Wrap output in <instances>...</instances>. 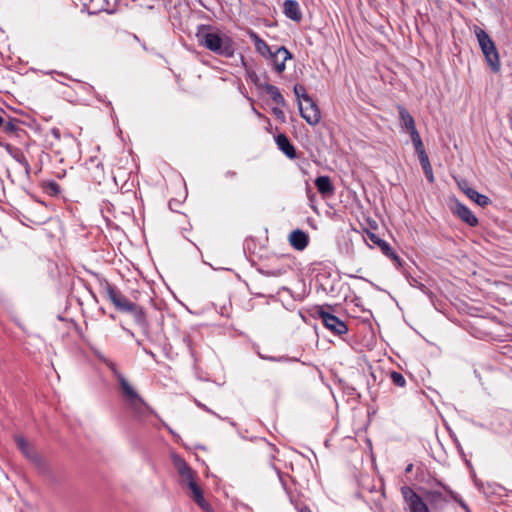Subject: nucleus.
Returning <instances> with one entry per match:
<instances>
[{
    "mask_svg": "<svg viewBox=\"0 0 512 512\" xmlns=\"http://www.w3.org/2000/svg\"><path fill=\"white\" fill-rule=\"evenodd\" d=\"M440 489H425L424 498L412 487L404 485L400 492L404 501L405 512H432L443 509L450 501L458 500V494L440 481L436 482Z\"/></svg>",
    "mask_w": 512,
    "mask_h": 512,
    "instance_id": "nucleus-1",
    "label": "nucleus"
},
{
    "mask_svg": "<svg viewBox=\"0 0 512 512\" xmlns=\"http://www.w3.org/2000/svg\"><path fill=\"white\" fill-rule=\"evenodd\" d=\"M196 38L200 46L213 52L214 54L233 58L235 56L237 45L233 38L211 25L201 24L197 28Z\"/></svg>",
    "mask_w": 512,
    "mask_h": 512,
    "instance_id": "nucleus-2",
    "label": "nucleus"
},
{
    "mask_svg": "<svg viewBox=\"0 0 512 512\" xmlns=\"http://www.w3.org/2000/svg\"><path fill=\"white\" fill-rule=\"evenodd\" d=\"M94 275L98 278L100 287L118 311L130 313L138 325L142 327L148 326L145 311L141 306L131 302L115 286L110 284L107 279L100 277L96 273Z\"/></svg>",
    "mask_w": 512,
    "mask_h": 512,
    "instance_id": "nucleus-3",
    "label": "nucleus"
},
{
    "mask_svg": "<svg viewBox=\"0 0 512 512\" xmlns=\"http://www.w3.org/2000/svg\"><path fill=\"white\" fill-rule=\"evenodd\" d=\"M93 352L94 355L101 362H103L113 373L114 377L116 378L120 386L122 395L125 398L128 405L130 406V408L135 412H141L143 408L146 406L144 399L138 394L136 389L129 383L126 377L119 371L116 363L105 357V355L102 354L97 349H94Z\"/></svg>",
    "mask_w": 512,
    "mask_h": 512,
    "instance_id": "nucleus-4",
    "label": "nucleus"
},
{
    "mask_svg": "<svg viewBox=\"0 0 512 512\" xmlns=\"http://www.w3.org/2000/svg\"><path fill=\"white\" fill-rule=\"evenodd\" d=\"M173 465L177 470L181 483L187 485L192 493L193 500L205 511L210 510L209 503L205 500L203 491L196 482V472L188 465L184 458L178 454L171 456Z\"/></svg>",
    "mask_w": 512,
    "mask_h": 512,
    "instance_id": "nucleus-5",
    "label": "nucleus"
},
{
    "mask_svg": "<svg viewBox=\"0 0 512 512\" xmlns=\"http://www.w3.org/2000/svg\"><path fill=\"white\" fill-rule=\"evenodd\" d=\"M331 306H320L317 309V315L322 320L324 326L335 335H344L348 332V327L344 321L332 314L329 310Z\"/></svg>",
    "mask_w": 512,
    "mask_h": 512,
    "instance_id": "nucleus-6",
    "label": "nucleus"
},
{
    "mask_svg": "<svg viewBox=\"0 0 512 512\" xmlns=\"http://www.w3.org/2000/svg\"><path fill=\"white\" fill-rule=\"evenodd\" d=\"M482 54L485 57L486 63L493 73H500L501 62L498 50L490 37L482 31Z\"/></svg>",
    "mask_w": 512,
    "mask_h": 512,
    "instance_id": "nucleus-7",
    "label": "nucleus"
},
{
    "mask_svg": "<svg viewBox=\"0 0 512 512\" xmlns=\"http://www.w3.org/2000/svg\"><path fill=\"white\" fill-rule=\"evenodd\" d=\"M293 58L292 53L285 47L280 46L272 50L266 59L269 60V65L277 73L281 74L286 68V61Z\"/></svg>",
    "mask_w": 512,
    "mask_h": 512,
    "instance_id": "nucleus-8",
    "label": "nucleus"
},
{
    "mask_svg": "<svg viewBox=\"0 0 512 512\" xmlns=\"http://www.w3.org/2000/svg\"><path fill=\"white\" fill-rule=\"evenodd\" d=\"M305 106L298 102V109L301 117L311 126L317 125L321 120V112L316 102L311 98V101H304Z\"/></svg>",
    "mask_w": 512,
    "mask_h": 512,
    "instance_id": "nucleus-9",
    "label": "nucleus"
},
{
    "mask_svg": "<svg viewBox=\"0 0 512 512\" xmlns=\"http://www.w3.org/2000/svg\"><path fill=\"white\" fill-rule=\"evenodd\" d=\"M450 204L453 205L452 210L453 212L465 223L469 224L470 226H475L478 224L477 217L472 213V211L466 207L464 204L458 201V199L455 196L449 197Z\"/></svg>",
    "mask_w": 512,
    "mask_h": 512,
    "instance_id": "nucleus-10",
    "label": "nucleus"
},
{
    "mask_svg": "<svg viewBox=\"0 0 512 512\" xmlns=\"http://www.w3.org/2000/svg\"><path fill=\"white\" fill-rule=\"evenodd\" d=\"M366 240H369L372 244L378 246L382 253L394 261L398 267L402 265L400 257L393 251L390 245L377 234L368 232Z\"/></svg>",
    "mask_w": 512,
    "mask_h": 512,
    "instance_id": "nucleus-11",
    "label": "nucleus"
},
{
    "mask_svg": "<svg viewBox=\"0 0 512 512\" xmlns=\"http://www.w3.org/2000/svg\"><path fill=\"white\" fill-rule=\"evenodd\" d=\"M16 444L23 455L36 465H41L42 458L40 455L30 446L23 436L17 435L15 437Z\"/></svg>",
    "mask_w": 512,
    "mask_h": 512,
    "instance_id": "nucleus-12",
    "label": "nucleus"
},
{
    "mask_svg": "<svg viewBox=\"0 0 512 512\" xmlns=\"http://www.w3.org/2000/svg\"><path fill=\"white\" fill-rule=\"evenodd\" d=\"M289 242L294 249L302 251L308 246L309 237L306 232L296 229L290 233Z\"/></svg>",
    "mask_w": 512,
    "mask_h": 512,
    "instance_id": "nucleus-13",
    "label": "nucleus"
},
{
    "mask_svg": "<svg viewBox=\"0 0 512 512\" xmlns=\"http://www.w3.org/2000/svg\"><path fill=\"white\" fill-rule=\"evenodd\" d=\"M283 13L287 18L296 22L302 19L300 5L296 0H285L283 3Z\"/></svg>",
    "mask_w": 512,
    "mask_h": 512,
    "instance_id": "nucleus-14",
    "label": "nucleus"
},
{
    "mask_svg": "<svg viewBox=\"0 0 512 512\" xmlns=\"http://www.w3.org/2000/svg\"><path fill=\"white\" fill-rule=\"evenodd\" d=\"M249 38L254 43L255 50L262 57H268L269 53L273 50L255 31L249 29L247 32Z\"/></svg>",
    "mask_w": 512,
    "mask_h": 512,
    "instance_id": "nucleus-15",
    "label": "nucleus"
},
{
    "mask_svg": "<svg viewBox=\"0 0 512 512\" xmlns=\"http://www.w3.org/2000/svg\"><path fill=\"white\" fill-rule=\"evenodd\" d=\"M86 168L90 172V177L93 181L101 183L104 179V167L103 164L96 159H90L89 162L86 163Z\"/></svg>",
    "mask_w": 512,
    "mask_h": 512,
    "instance_id": "nucleus-16",
    "label": "nucleus"
},
{
    "mask_svg": "<svg viewBox=\"0 0 512 512\" xmlns=\"http://www.w3.org/2000/svg\"><path fill=\"white\" fill-rule=\"evenodd\" d=\"M276 144L278 148L290 159L296 157L295 147L291 144L288 137L285 134H278L276 136Z\"/></svg>",
    "mask_w": 512,
    "mask_h": 512,
    "instance_id": "nucleus-17",
    "label": "nucleus"
},
{
    "mask_svg": "<svg viewBox=\"0 0 512 512\" xmlns=\"http://www.w3.org/2000/svg\"><path fill=\"white\" fill-rule=\"evenodd\" d=\"M315 186L322 196H330L334 193V186L329 176H318L315 179Z\"/></svg>",
    "mask_w": 512,
    "mask_h": 512,
    "instance_id": "nucleus-18",
    "label": "nucleus"
},
{
    "mask_svg": "<svg viewBox=\"0 0 512 512\" xmlns=\"http://www.w3.org/2000/svg\"><path fill=\"white\" fill-rule=\"evenodd\" d=\"M7 151L9 155L24 168L25 173L29 175L31 166L28 160L26 159L23 151L19 148H13L10 145H7Z\"/></svg>",
    "mask_w": 512,
    "mask_h": 512,
    "instance_id": "nucleus-19",
    "label": "nucleus"
},
{
    "mask_svg": "<svg viewBox=\"0 0 512 512\" xmlns=\"http://www.w3.org/2000/svg\"><path fill=\"white\" fill-rule=\"evenodd\" d=\"M397 109L399 113L401 127L406 128L408 131L415 129V120L413 116L410 114V112L402 105H398Z\"/></svg>",
    "mask_w": 512,
    "mask_h": 512,
    "instance_id": "nucleus-20",
    "label": "nucleus"
},
{
    "mask_svg": "<svg viewBox=\"0 0 512 512\" xmlns=\"http://www.w3.org/2000/svg\"><path fill=\"white\" fill-rule=\"evenodd\" d=\"M264 90L267 94L270 95L271 99L280 107H284L286 105V101L281 94L278 87L272 84H265Z\"/></svg>",
    "mask_w": 512,
    "mask_h": 512,
    "instance_id": "nucleus-21",
    "label": "nucleus"
},
{
    "mask_svg": "<svg viewBox=\"0 0 512 512\" xmlns=\"http://www.w3.org/2000/svg\"><path fill=\"white\" fill-rule=\"evenodd\" d=\"M458 187L462 190L472 201L480 205V193L469 187L465 179H456Z\"/></svg>",
    "mask_w": 512,
    "mask_h": 512,
    "instance_id": "nucleus-22",
    "label": "nucleus"
},
{
    "mask_svg": "<svg viewBox=\"0 0 512 512\" xmlns=\"http://www.w3.org/2000/svg\"><path fill=\"white\" fill-rule=\"evenodd\" d=\"M242 64L243 66L245 67V72H246V76L248 78V80H250L255 86L257 89H263L265 88V84H267L266 82H263L260 78V76L256 73L255 70L247 67L244 59L242 58Z\"/></svg>",
    "mask_w": 512,
    "mask_h": 512,
    "instance_id": "nucleus-23",
    "label": "nucleus"
},
{
    "mask_svg": "<svg viewBox=\"0 0 512 512\" xmlns=\"http://www.w3.org/2000/svg\"><path fill=\"white\" fill-rule=\"evenodd\" d=\"M42 187L43 191L49 196H57L61 192L60 185L53 180L43 183Z\"/></svg>",
    "mask_w": 512,
    "mask_h": 512,
    "instance_id": "nucleus-24",
    "label": "nucleus"
},
{
    "mask_svg": "<svg viewBox=\"0 0 512 512\" xmlns=\"http://www.w3.org/2000/svg\"><path fill=\"white\" fill-rule=\"evenodd\" d=\"M293 90H294V94L299 102H301L300 100L311 101L312 97L306 92V89L304 86H302L300 84H296L294 86Z\"/></svg>",
    "mask_w": 512,
    "mask_h": 512,
    "instance_id": "nucleus-25",
    "label": "nucleus"
},
{
    "mask_svg": "<svg viewBox=\"0 0 512 512\" xmlns=\"http://www.w3.org/2000/svg\"><path fill=\"white\" fill-rule=\"evenodd\" d=\"M182 341H183L184 345L186 346V348L188 349V351H189L191 357L193 358L194 362H197L198 361V355L196 353V350H195L192 338L190 336H184Z\"/></svg>",
    "mask_w": 512,
    "mask_h": 512,
    "instance_id": "nucleus-26",
    "label": "nucleus"
},
{
    "mask_svg": "<svg viewBox=\"0 0 512 512\" xmlns=\"http://www.w3.org/2000/svg\"><path fill=\"white\" fill-rule=\"evenodd\" d=\"M390 379H391L392 383L398 387H404L406 384V380H405L404 376L400 372H397V371H392L390 373Z\"/></svg>",
    "mask_w": 512,
    "mask_h": 512,
    "instance_id": "nucleus-27",
    "label": "nucleus"
},
{
    "mask_svg": "<svg viewBox=\"0 0 512 512\" xmlns=\"http://www.w3.org/2000/svg\"><path fill=\"white\" fill-rule=\"evenodd\" d=\"M2 126H3L4 132L7 134H13L19 129L18 120H15V119H10L6 123H4Z\"/></svg>",
    "mask_w": 512,
    "mask_h": 512,
    "instance_id": "nucleus-28",
    "label": "nucleus"
},
{
    "mask_svg": "<svg viewBox=\"0 0 512 512\" xmlns=\"http://www.w3.org/2000/svg\"><path fill=\"white\" fill-rule=\"evenodd\" d=\"M418 158H419L422 169L429 168L431 166L429 157L426 152L420 153V155H418Z\"/></svg>",
    "mask_w": 512,
    "mask_h": 512,
    "instance_id": "nucleus-29",
    "label": "nucleus"
},
{
    "mask_svg": "<svg viewBox=\"0 0 512 512\" xmlns=\"http://www.w3.org/2000/svg\"><path fill=\"white\" fill-rule=\"evenodd\" d=\"M465 329H467L473 337L479 338V329L475 327L470 321H466Z\"/></svg>",
    "mask_w": 512,
    "mask_h": 512,
    "instance_id": "nucleus-30",
    "label": "nucleus"
},
{
    "mask_svg": "<svg viewBox=\"0 0 512 512\" xmlns=\"http://www.w3.org/2000/svg\"><path fill=\"white\" fill-rule=\"evenodd\" d=\"M289 497H290V502L294 505L295 509L298 512H312L308 506L300 505L297 501H294L290 495H289Z\"/></svg>",
    "mask_w": 512,
    "mask_h": 512,
    "instance_id": "nucleus-31",
    "label": "nucleus"
},
{
    "mask_svg": "<svg viewBox=\"0 0 512 512\" xmlns=\"http://www.w3.org/2000/svg\"><path fill=\"white\" fill-rule=\"evenodd\" d=\"M283 107H273L272 108V113L275 115V117L277 119H279L281 122H284L285 121V114H284V111L282 110Z\"/></svg>",
    "mask_w": 512,
    "mask_h": 512,
    "instance_id": "nucleus-32",
    "label": "nucleus"
},
{
    "mask_svg": "<svg viewBox=\"0 0 512 512\" xmlns=\"http://www.w3.org/2000/svg\"><path fill=\"white\" fill-rule=\"evenodd\" d=\"M408 132L410 134V137H411V140H412L413 144H416V143H419V142L422 141L421 136H420L417 128L412 129V130H410Z\"/></svg>",
    "mask_w": 512,
    "mask_h": 512,
    "instance_id": "nucleus-33",
    "label": "nucleus"
},
{
    "mask_svg": "<svg viewBox=\"0 0 512 512\" xmlns=\"http://www.w3.org/2000/svg\"><path fill=\"white\" fill-rule=\"evenodd\" d=\"M260 357L262 359H265V360H269V361H272V362H284L287 360V357L285 356H280V357H273V356H265V355H262V354H259Z\"/></svg>",
    "mask_w": 512,
    "mask_h": 512,
    "instance_id": "nucleus-34",
    "label": "nucleus"
},
{
    "mask_svg": "<svg viewBox=\"0 0 512 512\" xmlns=\"http://www.w3.org/2000/svg\"><path fill=\"white\" fill-rule=\"evenodd\" d=\"M423 171L425 173V176H426L427 180L430 183H433L434 182V175H433L432 166H430L429 168H423Z\"/></svg>",
    "mask_w": 512,
    "mask_h": 512,
    "instance_id": "nucleus-35",
    "label": "nucleus"
},
{
    "mask_svg": "<svg viewBox=\"0 0 512 512\" xmlns=\"http://www.w3.org/2000/svg\"><path fill=\"white\" fill-rule=\"evenodd\" d=\"M423 171L425 173V176H426L427 180L430 183H433L434 182V175H433L432 166H430L429 168H423Z\"/></svg>",
    "mask_w": 512,
    "mask_h": 512,
    "instance_id": "nucleus-36",
    "label": "nucleus"
},
{
    "mask_svg": "<svg viewBox=\"0 0 512 512\" xmlns=\"http://www.w3.org/2000/svg\"><path fill=\"white\" fill-rule=\"evenodd\" d=\"M50 134L55 139V141H60L61 139V132L60 129L53 127L50 129Z\"/></svg>",
    "mask_w": 512,
    "mask_h": 512,
    "instance_id": "nucleus-37",
    "label": "nucleus"
},
{
    "mask_svg": "<svg viewBox=\"0 0 512 512\" xmlns=\"http://www.w3.org/2000/svg\"><path fill=\"white\" fill-rule=\"evenodd\" d=\"M455 502H457L465 512H471L470 508L468 507V505L462 500V498L458 495V500H454Z\"/></svg>",
    "mask_w": 512,
    "mask_h": 512,
    "instance_id": "nucleus-38",
    "label": "nucleus"
},
{
    "mask_svg": "<svg viewBox=\"0 0 512 512\" xmlns=\"http://www.w3.org/2000/svg\"><path fill=\"white\" fill-rule=\"evenodd\" d=\"M413 145H414L415 151L418 155H420V153H422V152H426L422 141L419 143L413 144Z\"/></svg>",
    "mask_w": 512,
    "mask_h": 512,
    "instance_id": "nucleus-39",
    "label": "nucleus"
},
{
    "mask_svg": "<svg viewBox=\"0 0 512 512\" xmlns=\"http://www.w3.org/2000/svg\"><path fill=\"white\" fill-rule=\"evenodd\" d=\"M273 467H274V469L276 470V473H277V475H278L279 481H280V482H281V484H282V487H283V488H284V490L288 493V491H287V487H286V483H285V481H284V479H283V477H282L281 471H280L279 469H277L275 466H273Z\"/></svg>",
    "mask_w": 512,
    "mask_h": 512,
    "instance_id": "nucleus-40",
    "label": "nucleus"
},
{
    "mask_svg": "<svg viewBox=\"0 0 512 512\" xmlns=\"http://www.w3.org/2000/svg\"><path fill=\"white\" fill-rule=\"evenodd\" d=\"M143 352L147 355H149L150 357H152V359L155 361V362H158L157 360V357L155 355V353L151 350H148L146 347H143Z\"/></svg>",
    "mask_w": 512,
    "mask_h": 512,
    "instance_id": "nucleus-41",
    "label": "nucleus"
},
{
    "mask_svg": "<svg viewBox=\"0 0 512 512\" xmlns=\"http://www.w3.org/2000/svg\"><path fill=\"white\" fill-rule=\"evenodd\" d=\"M196 405H197L199 408L203 409L204 411H206V412H208V413H211V414L215 415V413H214L211 409H209L205 404H202V403H200V402L196 401Z\"/></svg>",
    "mask_w": 512,
    "mask_h": 512,
    "instance_id": "nucleus-42",
    "label": "nucleus"
},
{
    "mask_svg": "<svg viewBox=\"0 0 512 512\" xmlns=\"http://www.w3.org/2000/svg\"><path fill=\"white\" fill-rule=\"evenodd\" d=\"M237 176V173L235 171H232V170H228L225 172V177L226 178H234Z\"/></svg>",
    "mask_w": 512,
    "mask_h": 512,
    "instance_id": "nucleus-43",
    "label": "nucleus"
},
{
    "mask_svg": "<svg viewBox=\"0 0 512 512\" xmlns=\"http://www.w3.org/2000/svg\"><path fill=\"white\" fill-rule=\"evenodd\" d=\"M474 33H475V36H476L478 42L480 43V27L475 26L474 27Z\"/></svg>",
    "mask_w": 512,
    "mask_h": 512,
    "instance_id": "nucleus-44",
    "label": "nucleus"
},
{
    "mask_svg": "<svg viewBox=\"0 0 512 512\" xmlns=\"http://www.w3.org/2000/svg\"><path fill=\"white\" fill-rule=\"evenodd\" d=\"M308 198L311 202L315 200V194L311 192L310 188L307 189Z\"/></svg>",
    "mask_w": 512,
    "mask_h": 512,
    "instance_id": "nucleus-45",
    "label": "nucleus"
},
{
    "mask_svg": "<svg viewBox=\"0 0 512 512\" xmlns=\"http://www.w3.org/2000/svg\"><path fill=\"white\" fill-rule=\"evenodd\" d=\"M252 110H253L254 114H256L258 117H264L263 114H261L259 111H257V109L254 106L252 107Z\"/></svg>",
    "mask_w": 512,
    "mask_h": 512,
    "instance_id": "nucleus-46",
    "label": "nucleus"
},
{
    "mask_svg": "<svg viewBox=\"0 0 512 512\" xmlns=\"http://www.w3.org/2000/svg\"><path fill=\"white\" fill-rule=\"evenodd\" d=\"M419 289L422 290L423 292H426L427 287L424 284H420Z\"/></svg>",
    "mask_w": 512,
    "mask_h": 512,
    "instance_id": "nucleus-47",
    "label": "nucleus"
},
{
    "mask_svg": "<svg viewBox=\"0 0 512 512\" xmlns=\"http://www.w3.org/2000/svg\"><path fill=\"white\" fill-rule=\"evenodd\" d=\"M481 199H482V205L486 204L488 201V198L485 197L484 195L481 196Z\"/></svg>",
    "mask_w": 512,
    "mask_h": 512,
    "instance_id": "nucleus-48",
    "label": "nucleus"
},
{
    "mask_svg": "<svg viewBox=\"0 0 512 512\" xmlns=\"http://www.w3.org/2000/svg\"><path fill=\"white\" fill-rule=\"evenodd\" d=\"M136 344L143 349L144 346L142 344V341L136 340Z\"/></svg>",
    "mask_w": 512,
    "mask_h": 512,
    "instance_id": "nucleus-49",
    "label": "nucleus"
},
{
    "mask_svg": "<svg viewBox=\"0 0 512 512\" xmlns=\"http://www.w3.org/2000/svg\"><path fill=\"white\" fill-rule=\"evenodd\" d=\"M413 465L409 464L406 468V472H410L412 470Z\"/></svg>",
    "mask_w": 512,
    "mask_h": 512,
    "instance_id": "nucleus-50",
    "label": "nucleus"
},
{
    "mask_svg": "<svg viewBox=\"0 0 512 512\" xmlns=\"http://www.w3.org/2000/svg\"><path fill=\"white\" fill-rule=\"evenodd\" d=\"M4 124V119L3 117L0 115V127Z\"/></svg>",
    "mask_w": 512,
    "mask_h": 512,
    "instance_id": "nucleus-51",
    "label": "nucleus"
},
{
    "mask_svg": "<svg viewBox=\"0 0 512 512\" xmlns=\"http://www.w3.org/2000/svg\"><path fill=\"white\" fill-rule=\"evenodd\" d=\"M471 316L477 318V314L471 313Z\"/></svg>",
    "mask_w": 512,
    "mask_h": 512,
    "instance_id": "nucleus-52",
    "label": "nucleus"
},
{
    "mask_svg": "<svg viewBox=\"0 0 512 512\" xmlns=\"http://www.w3.org/2000/svg\"><path fill=\"white\" fill-rule=\"evenodd\" d=\"M128 333H129L131 336H134V333H133V332H131V331H129V330H128Z\"/></svg>",
    "mask_w": 512,
    "mask_h": 512,
    "instance_id": "nucleus-53",
    "label": "nucleus"
}]
</instances>
